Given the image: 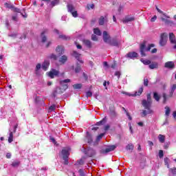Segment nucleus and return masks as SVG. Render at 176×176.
I'll list each match as a JSON object with an SVG mask.
<instances>
[{
	"mask_svg": "<svg viewBox=\"0 0 176 176\" xmlns=\"http://www.w3.org/2000/svg\"><path fill=\"white\" fill-rule=\"evenodd\" d=\"M103 41L104 43H108L110 46H114L116 47L120 46V41L118 40V37L111 38V36L108 34L107 31L103 32Z\"/></svg>",
	"mask_w": 176,
	"mask_h": 176,
	"instance_id": "1",
	"label": "nucleus"
},
{
	"mask_svg": "<svg viewBox=\"0 0 176 176\" xmlns=\"http://www.w3.org/2000/svg\"><path fill=\"white\" fill-rule=\"evenodd\" d=\"M146 97L147 100H143L142 101V105L145 109H147V113H153V111L151 109V107H152L151 94H147Z\"/></svg>",
	"mask_w": 176,
	"mask_h": 176,
	"instance_id": "2",
	"label": "nucleus"
},
{
	"mask_svg": "<svg viewBox=\"0 0 176 176\" xmlns=\"http://www.w3.org/2000/svg\"><path fill=\"white\" fill-rule=\"evenodd\" d=\"M152 47H155V44H148V47H146V41H143V42L140 45V52L141 56L145 57L146 56L145 52H151V49H152Z\"/></svg>",
	"mask_w": 176,
	"mask_h": 176,
	"instance_id": "3",
	"label": "nucleus"
},
{
	"mask_svg": "<svg viewBox=\"0 0 176 176\" xmlns=\"http://www.w3.org/2000/svg\"><path fill=\"white\" fill-rule=\"evenodd\" d=\"M67 12H69V13H71L73 17H75V18L78 17V11H76V10L75 9V7L72 3H67Z\"/></svg>",
	"mask_w": 176,
	"mask_h": 176,
	"instance_id": "4",
	"label": "nucleus"
},
{
	"mask_svg": "<svg viewBox=\"0 0 176 176\" xmlns=\"http://www.w3.org/2000/svg\"><path fill=\"white\" fill-rule=\"evenodd\" d=\"M167 45V33H162L160 35V45L163 47Z\"/></svg>",
	"mask_w": 176,
	"mask_h": 176,
	"instance_id": "5",
	"label": "nucleus"
},
{
	"mask_svg": "<svg viewBox=\"0 0 176 176\" xmlns=\"http://www.w3.org/2000/svg\"><path fill=\"white\" fill-rule=\"evenodd\" d=\"M72 56L74 57L76 59V60L80 64H83V63H85L83 60L80 59V56H82V54L78 53V52L73 51Z\"/></svg>",
	"mask_w": 176,
	"mask_h": 176,
	"instance_id": "6",
	"label": "nucleus"
},
{
	"mask_svg": "<svg viewBox=\"0 0 176 176\" xmlns=\"http://www.w3.org/2000/svg\"><path fill=\"white\" fill-rule=\"evenodd\" d=\"M69 82H71V80L69 78L60 81V86H62V89L64 90V91H65V90L68 89V85L65 83H69Z\"/></svg>",
	"mask_w": 176,
	"mask_h": 176,
	"instance_id": "7",
	"label": "nucleus"
},
{
	"mask_svg": "<svg viewBox=\"0 0 176 176\" xmlns=\"http://www.w3.org/2000/svg\"><path fill=\"white\" fill-rule=\"evenodd\" d=\"M59 74H60L59 71L56 70L55 69H52V70L48 72V76H50L51 79H54V76H58Z\"/></svg>",
	"mask_w": 176,
	"mask_h": 176,
	"instance_id": "8",
	"label": "nucleus"
},
{
	"mask_svg": "<svg viewBox=\"0 0 176 176\" xmlns=\"http://www.w3.org/2000/svg\"><path fill=\"white\" fill-rule=\"evenodd\" d=\"M49 32V30L45 29L41 34V42L42 43H46V41H47V36L45 35V34H47Z\"/></svg>",
	"mask_w": 176,
	"mask_h": 176,
	"instance_id": "9",
	"label": "nucleus"
},
{
	"mask_svg": "<svg viewBox=\"0 0 176 176\" xmlns=\"http://www.w3.org/2000/svg\"><path fill=\"white\" fill-rule=\"evenodd\" d=\"M164 67L168 69H173V68H175V64L173 61H168L165 63Z\"/></svg>",
	"mask_w": 176,
	"mask_h": 176,
	"instance_id": "10",
	"label": "nucleus"
},
{
	"mask_svg": "<svg viewBox=\"0 0 176 176\" xmlns=\"http://www.w3.org/2000/svg\"><path fill=\"white\" fill-rule=\"evenodd\" d=\"M55 50L56 53H58V56H63V54H64V47L61 45H58Z\"/></svg>",
	"mask_w": 176,
	"mask_h": 176,
	"instance_id": "11",
	"label": "nucleus"
},
{
	"mask_svg": "<svg viewBox=\"0 0 176 176\" xmlns=\"http://www.w3.org/2000/svg\"><path fill=\"white\" fill-rule=\"evenodd\" d=\"M115 149H116V146L111 145V146H109V148L103 150L102 151V153H109V152H112V151H115Z\"/></svg>",
	"mask_w": 176,
	"mask_h": 176,
	"instance_id": "12",
	"label": "nucleus"
},
{
	"mask_svg": "<svg viewBox=\"0 0 176 176\" xmlns=\"http://www.w3.org/2000/svg\"><path fill=\"white\" fill-rule=\"evenodd\" d=\"M63 159H68L69 156V150L67 148H63L61 151Z\"/></svg>",
	"mask_w": 176,
	"mask_h": 176,
	"instance_id": "13",
	"label": "nucleus"
},
{
	"mask_svg": "<svg viewBox=\"0 0 176 176\" xmlns=\"http://www.w3.org/2000/svg\"><path fill=\"white\" fill-rule=\"evenodd\" d=\"M126 57L128 58H137V57H138V54L135 52H131L126 54Z\"/></svg>",
	"mask_w": 176,
	"mask_h": 176,
	"instance_id": "14",
	"label": "nucleus"
},
{
	"mask_svg": "<svg viewBox=\"0 0 176 176\" xmlns=\"http://www.w3.org/2000/svg\"><path fill=\"white\" fill-rule=\"evenodd\" d=\"M161 20L162 21H164L165 24H168L169 25H170V27H173V25H176V23H174L173 21L166 19L163 17L161 18Z\"/></svg>",
	"mask_w": 176,
	"mask_h": 176,
	"instance_id": "15",
	"label": "nucleus"
},
{
	"mask_svg": "<svg viewBox=\"0 0 176 176\" xmlns=\"http://www.w3.org/2000/svg\"><path fill=\"white\" fill-rule=\"evenodd\" d=\"M68 61V56L66 55H63L60 59H59V63L62 65L65 64Z\"/></svg>",
	"mask_w": 176,
	"mask_h": 176,
	"instance_id": "16",
	"label": "nucleus"
},
{
	"mask_svg": "<svg viewBox=\"0 0 176 176\" xmlns=\"http://www.w3.org/2000/svg\"><path fill=\"white\" fill-rule=\"evenodd\" d=\"M50 65V62L48 60H45L42 65V69H43V71H47V68H49Z\"/></svg>",
	"mask_w": 176,
	"mask_h": 176,
	"instance_id": "17",
	"label": "nucleus"
},
{
	"mask_svg": "<svg viewBox=\"0 0 176 176\" xmlns=\"http://www.w3.org/2000/svg\"><path fill=\"white\" fill-rule=\"evenodd\" d=\"M134 20H135L134 16H126L122 20V23L126 24V23H129V21H134Z\"/></svg>",
	"mask_w": 176,
	"mask_h": 176,
	"instance_id": "18",
	"label": "nucleus"
},
{
	"mask_svg": "<svg viewBox=\"0 0 176 176\" xmlns=\"http://www.w3.org/2000/svg\"><path fill=\"white\" fill-rule=\"evenodd\" d=\"M169 41L170 43H176V38H175V35L174 33L171 32L169 33Z\"/></svg>",
	"mask_w": 176,
	"mask_h": 176,
	"instance_id": "19",
	"label": "nucleus"
},
{
	"mask_svg": "<svg viewBox=\"0 0 176 176\" xmlns=\"http://www.w3.org/2000/svg\"><path fill=\"white\" fill-rule=\"evenodd\" d=\"M63 91H64L63 88H61L60 87H57L54 91V94H63Z\"/></svg>",
	"mask_w": 176,
	"mask_h": 176,
	"instance_id": "20",
	"label": "nucleus"
},
{
	"mask_svg": "<svg viewBox=\"0 0 176 176\" xmlns=\"http://www.w3.org/2000/svg\"><path fill=\"white\" fill-rule=\"evenodd\" d=\"M86 140H87L88 144H92L93 138L91 137V135H90V133H89V132L87 133Z\"/></svg>",
	"mask_w": 176,
	"mask_h": 176,
	"instance_id": "21",
	"label": "nucleus"
},
{
	"mask_svg": "<svg viewBox=\"0 0 176 176\" xmlns=\"http://www.w3.org/2000/svg\"><path fill=\"white\" fill-rule=\"evenodd\" d=\"M47 58L50 60H53L54 61H56V60L58 58V56L56 55V54H51L50 56H47Z\"/></svg>",
	"mask_w": 176,
	"mask_h": 176,
	"instance_id": "22",
	"label": "nucleus"
},
{
	"mask_svg": "<svg viewBox=\"0 0 176 176\" xmlns=\"http://www.w3.org/2000/svg\"><path fill=\"white\" fill-rule=\"evenodd\" d=\"M59 39H63V41H69L71 38L65 34H60L58 36Z\"/></svg>",
	"mask_w": 176,
	"mask_h": 176,
	"instance_id": "23",
	"label": "nucleus"
},
{
	"mask_svg": "<svg viewBox=\"0 0 176 176\" xmlns=\"http://www.w3.org/2000/svg\"><path fill=\"white\" fill-rule=\"evenodd\" d=\"M159 67V65L157 64V63L155 62L153 63H150L149 64V68L150 69H155L156 68H158Z\"/></svg>",
	"mask_w": 176,
	"mask_h": 176,
	"instance_id": "24",
	"label": "nucleus"
},
{
	"mask_svg": "<svg viewBox=\"0 0 176 176\" xmlns=\"http://www.w3.org/2000/svg\"><path fill=\"white\" fill-rule=\"evenodd\" d=\"M104 123H107V117H104L102 120L96 122V126H102Z\"/></svg>",
	"mask_w": 176,
	"mask_h": 176,
	"instance_id": "25",
	"label": "nucleus"
},
{
	"mask_svg": "<svg viewBox=\"0 0 176 176\" xmlns=\"http://www.w3.org/2000/svg\"><path fill=\"white\" fill-rule=\"evenodd\" d=\"M83 43L87 47H89V49L91 48V41L89 40H83Z\"/></svg>",
	"mask_w": 176,
	"mask_h": 176,
	"instance_id": "26",
	"label": "nucleus"
},
{
	"mask_svg": "<svg viewBox=\"0 0 176 176\" xmlns=\"http://www.w3.org/2000/svg\"><path fill=\"white\" fill-rule=\"evenodd\" d=\"M76 74H79L80 71H82V67H80V65H79L78 63H76V67L74 69Z\"/></svg>",
	"mask_w": 176,
	"mask_h": 176,
	"instance_id": "27",
	"label": "nucleus"
},
{
	"mask_svg": "<svg viewBox=\"0 0 176 176\" xmlns=\"http://www.w3.org/2000/svg\"><path fill=\"white\" fill-rule=\"evenodd\" d=\"M153 98L155 100V101L159 102L160 101V96H159V94L157 92L153 93Z\"/></svg>",
	"mask_w": 176,
	"mask_h": 176,
	"instance_id": "28",
	"label": "nucleus"
},
{
	"mask_svg": "<svg viewBox=\"0 0 176 176\" xmlns=\"http://www.w3.org/2000/svg\"><path fill=\"white\" fill-rule=\"evenodd\" d=\"M158 140H159L160 142L163 144V142H164V141L166 140V137L162 134H160L158 136Z\"/></svg>",
	"mask_w": 176,
	"mask_h": 176,
	"instance_id": "29",
	"label": "nucleus"
},
{
	"mask_svg": "<svg viewBox=\"0 0 176 176\" xmlns=\"http://www.w3.org/2000/svg\"><path fill=\"white\" fill-rule=\"evenodd\" d=\"M58 3H60V0H54L51 1L50 5L52 8H54V6H56V5H58Z\"/></svg>",
	"mask_w": 176,
	"mask_h": 176,
	"instance_id": "30",
	"label": "nucleus"
},
{
	"mask_svg": "<svg viewBox=\"0 0 176 176\" xmlns=\"http://www.w3.org/2000/svg\"><path fill=\"white\" fill-rule=\"evenodd\" d=\"M175 89H176V84H174L171 87V91L169 95L170 98L173 97V94H174V91H175Z\"/></svg>",
	"mask_w": 176,
	"mask_h": 176,
	"instance_id": "31",
	"label": "nucleus"
},
{
	"mask_svg": "<svg viewBox=\"0 0 176 176\" xmlns=\"http://www.w3.org/2000/svg\"><path fill=\"white\" fill-rule=\"evenodd\" d=\"M105 24V18L104 16H100L99 19V25H104Z\"/></svg>",
	"mask_w": 176,
	"mask_h": 176,
	"instance_id": "32",
	"label": "nucleus"
},
{
	"mask_svg": "<svg viewBox=\"0 0 176 176\" xmlns=\"http://www.w3.org/2000/svg\"><path fill=\"white\" fill-rule=\"evenodd\" d=\"M126 151H133L134 149V144H129L126 146Z\"/></svg>",
	"mask_w": 176,
	"mask_h": 176,
	"instance_id": "33",
	"label": "nucleus"
},
{
	"mask_svg": "<svg viewBox=\"0 0 176 176\" xmlns=\"http://www.w3.org/2000/svg\"><path fill=\"white\" fill-rule=\"evenodd\" d=\"M144 91V87H140L138 91L135 92V96H141Z\"/></svg>",
	"mask_w": 176,
	"mask_h": 176,
	"instance_id": "34",
	"label": "nucleus"
},
{
	"mask_svg": "<svg viewBox=\"0 0 176 176\" xmlns=\"http://www.w3.org/2000/svg\"><path fill=\"white\" fill-rule=\"evenodd\" d=\"M140 61L144 64V65H149L151 64V60L148 59H141Z\"/></svg>",
	"mask_w": 176,
	"mask_h": 176,
	"instance_id": "35",
	"label": "nucleus"
},
{
	"mask_svg": "<svg viewBox=\"0 0 176 176\" xmlns=\"http://www.w3.org/2000/svg\"><path fill=\"white\" fill-rule=\"evenodd\" d=\"M94 34L96 35H98V36H101V30L98 28H94Z\"/></svg>",
	"mask_w": 176,
	"mask_h": 176,
	"instance_id": "36",
	"label": "nucleus"
},
{
	"mask_svg": "<svg viewBox=\"0 0 176 176\" xmlns=\"http://www.w3.org/2000/svg\"><path fill=\"white\" fill-rule=\"evenodd\" d=\"M8 142L9 144H12V142H13V132H10V135L8 137Z\"/></svg>",
	"mask_w": 176,
	"mask_h": 176,
	"instance_id": "37",
	"label": "nucleus"
},
{
	"mask_svg": "<svg viewBox=\"0 0 176 176\" xmlns=\"http://www.w3.org/2000/svg\"><path fill=\"white\" fill-rule=\"evenodd\" d=\"M122 110L124 111V112H125L126 116L128 117L129 120H132V118L131 116H130V113L127 112V110L126 109V108L122 107Z\"/></svg>",
	"mask_w": 176,
	"mask_h": 176,
	"instance_id": "38",
	"label": "nucleus"
},
{
	"mask_svg": "<svg viewBox=\"0 0 176 176\" xmlns=\"http://www.w3.org/2000/svg\"><path fill=\"white\" fill-rule=\"evenodd\" d=\"M73 88L74 89V90L82 89V84H74L73 85Z\"/></svg>",
	"mask_w": 176,
	"mask_h": 176,
	"instance_id": "39",
	"label": "nucleus"
},
{
	"mask_svg": "<svg viewBox=\"0 0 176 176\" xmlns=\"http://www.w3.org/2000/svg\"><path fill=\"white\" fill-rule=\"evenodd\" d=\"M12 167H19L20 166V161L13 162L11 164Z\"/></svg>",
	"mask_w": 176,
	"mask_h": 176,
	"instance_id": "40",
	"label": "nucleus"
},
{
	"mask_svg": "<svg viewBox=\"0 0 176 176\" xmlns=\"http://www.w3.org/2000/svg\"><path fill=\"white\" fill-rule=\"evenodd\" d=\"M162 97L164 98L163 104H166V102H167V98H168V96H167V94L166 93H163L162 94Z\"/></svg>",
	"mask_w": 176,
	"mask_h": 176,
	"instance_id": "41",
	"label": "nucleus"
},
{
	"mask_svg": "<svg viewBox=\"0 0 176 176\" xmlns=\"http://www.w3.org/2000/svg\"><path fill=\"white\" fill-rule=\"evenodd\" d=\"M165 109H166L165 115H166V116H168L170 115V107L166 106L165 107Z\"/></svg>",
	"mask_w": 176,
	"mask_h": 176,
	"instance_id": "42",
	"label": "nucleus"
},
{
	"mask_svg": "<svg viewBox=\"0 0 176 176\" xmlns=\"http://www.w3.org/2000/svg\"><path fill=\"white\" fill-rule=\"evenodd\" d=\"M56 109V104H52L49 107L50 112H53Z\"/></svg>",
	"mask_w": 176,
	"mask_h": 176,
	"instance_id": "43",
	"label": "nucleus"
},
{
	"mask_svg": "<svg viewBox=\"0 0 176 176\" xmlns=\"http://www.w3.org/2000/svg\"><path fill=\"white\" fill-rule=\"evenodd\" d=\"M104 135H105V133H100L99 135L97 136L96 141H100L102 138V137H104Z\"/></svg>",
	"mask_w": 176,
	"mask_h": 176,
	"instance_id": "44",
	"label": "nucleus"
},
{
	"mask_svg": "<svg viewBox=\"0 0 176 176\" xmlns=\"http://www.w3.org/2000/svg\"><path fill=\"white\" fill-rule=\"evenodd\" d=\"M4 6H6V8H8V9H12L13 8V5L9 4L8 3H5Z\"/></svg>",
	"mask_w": 176,
	"mask_h": 176,
	"instance_id": "45",
	"label": "nucleus"
},
{
	"mask_svg": "<svg viewBox=\"0 0 176 176\" xmlns=\"http://www.w3.org/2000/svg\"><path fill=\"white\" fill-rule=\"evenodd\" d=\"M12 10H13V12H14V13H20V10L19 8L14 7V6L12 8Z\"/></svg>",
	"mask_w": 176,
	"mask_h": 176,
	"instance_id": "46",
	"label": "nucleus"
},
{
	"mask_svg": "<svg viewBox=\"0 0 176 176\" xmlns=\"http://www.w3.org/2000/svg\"><path fill=\"white\" fill-rule=\"evenodd\" d=\"M149 84V80L148 78L144 79V85L146 87H148V85Z\"/></svg>",
	"mask_w": 176,
	"mask_h": 176,
	"instance_id": "47",
	"label": "nucleus"
},
{
	"mask_svg": "<svg viewBox=\"0 0 176 176\" xmlns=\"http://www.w3.org/2000/svg\"><path fill=\"white\" fill-rule=\"evenodd\" d=\"M78 173L80 174V176H86V174L85 173L83 169H79Z\"/></svg>",
	"mask_w": 176,
	"mask_h": 176,
	"instance_id": "48",
	"label": "nucleus"
},
{
	"mask_svg": "<svg viewBox=\"0 0 176 176\" xmlns=\"http://www.w3.org/2000/svg\"><path fill=\"white\" fill-rule=\"evenodd\" d=\"M164 156V153L163 152V150L159 151V157L162 159Z\"/></svg>",
	"mask_w": 176,
	"mask_h": 176,
	"instance_id": "49",
	"label": "nucleus"
},
{
	"mask_svg": "<svg viewBox=\"0 0 176 176\" xmlns=\"http://www.w3.org/2000/svg\"><path fill=\"white\" fill-rule=\"evenodd\" d=\"M91 40L97 42V41H98V38L97 37L96 35L92 34L91 35Z\"/></svg>",
	"mask_w": 176,
	"mask_h": 176,
	"instance_id": "50",
	"label": "nucleus"
},
{
	"mask_svg": "<svg viewBox=\"0 0 176 176\" xmlns=\"http://www.w3.org/2000/svg\"><path fill=\"white\" fill-rule=\"evenodd\" d=\"M157 19V16L154 15L153 17L151 19V23H155V21H156Z\"/></svg>",
	"mask_w": 176,
	"mask_h": 176,
	"instance_id": "51",
	"label": "nucleus"
},
{
	"mask_svg": "<svg viewBox=\"0 0 176 176\" xmlns=\"http://www.w3.org/2000/svg\"><path fill=\"white\" fill-rule=\"evenodd\" d=\"M87 8L89 10H90V9H94V4H87Z\"/></svg>",
	"mask_w": 176,
	"mask_h": 176,
	"instance_id": "52",
	"label": "nucleus"
},
{
	"mask_svg": "<svg viewBox=\"0 0 176 176\" xmlns=\"http://www.w3.org/2000/svg\"><path fill=\"white\" fill-rule=\"evenodd\" d=\"M86 96H87V98L92 97L93 96V93H91V91H88L86 94Z\"/></svg>",
	"mask_w": 176,
	"mask_h": 176,
	"instance_id": "53",
	"label": "nucleus"
},
{
	"mask_svg": "<svg viewBox=\"0 0 176 176\" xmlns=\"http://www.w3.org/2000/svg\"><path fill=\"white\" fill-rule=\"evenodd\" d=\"M50 140L53 142V144H54L56 145V144H57V142L56 141V139H54V138L50 136Z\"/></svg>",
	"mask_w": 176,
	"mask_h": 176,
	"instance_id": "54",
	"label": "nucleus"
},
{
	"mask_svg": "<svg viewBox=\"0 0 176 176\" xmlns=\"http://www.w3.org/2000/svg\"><path fill=\"white\" fill-rule=\"evenodd\" d=\"M89 152H92L91 155H89V157H92V156H94L96 155V151L93 149L89 150Z\"/></svg>",
	"mask_w": 176,
	"mask_h": 176,
	"instance_id": "55",
	"label": "nucleus"
},
{
	"mask_svg": "<svg viewBox=\"0 0 176 176\" xmlns=\"http://www.w3.org/2000/svg\"><path fill=\"white\" fill-rule=\"evenodd\" d=\"M170 170L173 175H176V168H170Z\"/></svg>",
	"mask_w": 176,
	"mask_h": 176,
	"instance_id": "56",
	"label": "nucleus"
},
{
	"mask_svg": "<svg viewBox=\"0 0 176 176\" xmlns=\"http://www.w3.org/2000/svg\"><path fill=\"white\" fill-rule=\"evenodd\" d=\"M41 63H38L36 66V69H35V71L36 72H38V71H39V69L41 68Z\"/></svg>",
	"mask_w": 176,
	"mask_h": 176,
	"instance_id": "57",
	"label": "nucleus"
},
{
	"mask_svg": "<svg viewBox=\"0 0 176 176\" xmlns=\"http://www.w3.org/2000/svg\"><path fill=\"white\" fill-rule=\"evenodd\" d=\"M78 164H80V166H83L85 164V161L83 160H80L79 161L77 162Z\"/></svg>",
	"mask_w": 176,
	"mask_h": 176,
	"instance_id": "58",
	"label": "nucleus"
},
{
	"mask_svg": "<svg viewBox=\"0 0 176 176\" xmlns=\"http://www.w3.org/2000/svg\"><path fill=\"white\" fill-rule=\"evenodd\" d=\"M142 113V116H146V115H151V113H148V111H146V110H143Z\"/></svg>",
	"mask_w": 176,
	"mask_h": 176,
	"instance_id": "59",
	"label": "nucleus"
},
{
	"mask_svg": "<svg viewBox=\"0 0 176 176\" xmlns=\"http://www.w3.org/2000/svg\"><path fill=\"white\" fill-rule=\"evenodd\" d=\"M17 127H19V124H16L14 126V131L12 133H16V131H17Z\"/></svg>",
	"mask_w": 176,
	"mask_h": 176,
	"instance_id": "60",
	"label": "nucleus"
},
{
	"mask_svg": "<svg viewBox=\"0 0 176 176\" xmlns=\"http://www.w3.org/2000/svg\"><path fill=\"white\" fill-rule=\"evenodd\" d=\"M120 72H115V76H118V78H120Z\"/></svg>",
	"mask_w": 176,
	"mask_h": 176,
	"instance_id": "61",
	"label": "nucleus"
},
{
	"mask_svg": "<svg viewBox=\"0 0 176 176\" xmlns=\"http://www.w3.org/2000/svg\"><path fill=\"white\" fill-rule=\"evenodd\" d=\"M50 45H52V41H48L45 45V47L47 49L50 47Z\"/></svg>",
	"mask_w": 176,
	"mask_h": 176,
	"instance_id": "62",
	"label": "nucleus"
},
{
	"mask_svg": "<svg viewBox=\"0 0 176 176\" xmlns=\"http://www.w3.org/2000/svg\"><path fill=\"white\" fill-rule=\"evenodd\" d=\"M148 144L149 146H151V149H152V146H153V142L148 141Z\"/></svg>",
	"mask_w": 176,
	"mask_h": 176,
	"instance_id": "63",
	"label": "nucleus"
},
{
	"mask_svg": "<svg viewBox=\"0 0 176 176\" xmlns=\"http://www.w3.org/2000/svg\"><path fill=\"white\" fill-rule=\"evenodd\" d=\"M151 52L152 53V54H155V53H157V49L156 48H153Z\"/></svg>",
	"mask_w": 176,
	"mask_h": 176,
	"instance_id": "64",
	"label": "nucleus"
}]
</instances>
